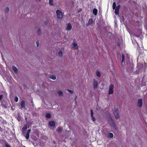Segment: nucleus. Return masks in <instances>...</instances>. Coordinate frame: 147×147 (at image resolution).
<instances>
[{
	"label": "nucleus",
	"mask_w": 147,
	"mask_h": 147,
	"mask_svg": "<svg viewBox=\"0 0 147 147\" xmlns=\"http://www.w3.org/2000/svg\"><path fill=\"white\" fill-rule=\"evenodd\" d=\"M27 125H24L22 128V130L23 133L24 134V136H25L26 138L28 139L29 138L30 135L29 133L30 132L31 130L30 129H28L27 131L24 132V131H26L27 129Z\"/></svg>",
	"instance_id": "obj_1"
},
{
	"label": "nucleus",
	"mask_w": 147,
	"mask_h": 147,
	"mask_svg": "<svg viewBox=\"0 0 147 147\" xmlns=\"http://www.w3.org/2000/svg\"><path fill=\"white\" fill-rule=\"evenodd\" d=\"M108 121L111 127H113L115 129H117L115 123L112 118H109L108 119Z\"/></svg>",
	"instance_id": "obj_2"
},
{
	"label": "nucleus",
	"mask_w": 147,
	"mask_h": 147,
	"mask_svg": "<svg viewBox=\"0 0 147 147\" xmlns=\"http://www.w3.org/2000/svg\"><path fill=\"white\" fill-rule=\"evenodd\" d=\"M56 12L57 18L59 19H61L63 16L62 12L60 10H57Z\"/></svg>",
	"instance_id": "obj_3"
},
{
	"label": "nucleus",
	"mask_w": 147,
	"mask_h": 147,
	"mask_svg": "<svg viewBox=\"0 0 147 147\" xmlns=\"http://www.w3.org/2000/svg\"><path fill=\"white\" fill-rule=\"evenodd\" d=\"M142 100V99L141 98H139L138 99L137 104L138 107L141 108L142 107L143 104Z\"/></svg>",
	"instance_id": "obj_4"
},
{
	"label": "nucleus",
	"mask_w": 147,
	"mask_h": 147,
	"mask_svg": "<svg viewBox=\"0 0 147 147\" xmlns=\"http://www.w3.org/2000/svg\"><path fill=\"white\" fill-rule=\"evenodd\" d=\"M114 86L113 84H111L109 87V94H112L113 93V89Z\"/></svg>",
	"instance_id": "obj_5"
},
{
	"label": "nucleus",
	"mask_w": 147,
	"mask_h": 147,
	"mask_svg": "<svg viewBox=\"0 0 147 147\" xmlns=\"http://www.w3.org/2000/svg\"><path fill=\"white\" fill-rule=\"evenodd\" d=\"M71 47L75 49H78V45L77 44L76 41H74L72 43L71 45Z\"/></svg>",
	"instance_id": "obj_6"
},
{
	"label": "nucleus",
	"mask_w": 147,
	"mask_h": 147,
	"mask_svg": "<svg viewBox=\"0 0 147 147\" xmlns=\"http://www.w3.org/2000/svg\"><path fill=\"white\" fill-rule=\"evenodd\" d=\"M113 113L116 118L117 119L119 117V115L117 109H115L114 110Z\"/></svg>",
	"instance_id": "obj_7"
},
{
	"label": "nucleus",
	"mask_w": 147,
	"mask_h": 147,
	"mask_svg": "<svg viewBox=\"0 0 147 147\" xmlns=\"http://www.w3.org/2000/svg\"><path fill=\"white\" fill-rule=\"evenodd\" d=\"M72 28V26L71 24L68 23L67 24L66 27V29L67 30H71Z\"/></svg>",
	"instance_id": "obj_8"
},
{
	"label": "nucleus",
	"mask_w": 147,
	"mask_h": 147,
	"mask_svg": "<svg viewBox=\"0 0 147 147\" xmlns=\"http://www.w3.org/2000/svg\"><path fill=\"white\" fill-rule=\"evenodd\" d=\"M21 107L22 109V108H25V102L24 100L21 101Z\"/></svg>",
	"instance_id": "obj_9"
},
{
	"label": "nucleus",
	"mask_w": 147,
	"mask_h": 147,
	"mask_svg": "<svg viewBox=\"0 0 147 147\" xmlns=\"http://www.w3.org/2000/svg\"><path fill=\"white\" fill-rule=\"evenodd\" d=\"M49 124L50 126L52 127L55 126V122L53 121H49Z\"/></svg>",
	"instance_id": "obj_10"
},
{
	"label": "nucleus",
	"mask_w": 147,
	"mask_h": 147,
	"mask_svg": "<svg viewBox=\"0 0 147 147\" xmlns=\"http://www.w3.org/2000/svg\"><path fill=\"white\" fill-rule=\"evenodd\" d=\"M98 81H96L95 79H94L93 85L94 88H96L97 86Z\"/></svg>",
	"instance_id": "obj_11"
},
{
	"label": "nucleus",
	"mask_w": 147,
	"mask_h": 147,
	"mask_svg": "<svg viewBox=\"0 0 147 147\" xmlns=\"http://www.w3.org/2000/svg\"><path fill=\"white\" fill-rule=\"evenodd\" d=\"M93 23V20L92 19H90L89 20V21L88 23H87L86 25L87 26H88L91 24Z\"/></svg>",
	"instance_id": "obj_12"
},
{
	"label": "nucleus",
	"mask_w": 147,
	"mask_h": 147,
	"mask_svg": "<svg viewBox=\"0 0 147 147\" xmlns=\"http://www.w3.org/2000/svg\"><path fill=\"white\" fill-rule=\"evenodd\" d=\"M12 70L15 72L17 73L18 72V69L15 66L13 65L12 66Z\"/></svg>",
	"instance_id": "obj_13"
},
{
	"label": "nucleus",
	"mask_w": 147,
	"mask_h": 147,
	"mask_svg": "<svg viewBox=\"0 0 147 147\" xmlns=\"http://www.w3.org/2000/svg\"><path fill=\"white\" fill-rule=\"evenodd\" d=\"M97 10L95 8H94L93 10V13L95 15H97Z\"/></svg>",
	"instance_id": "obj_14"
},
{
	"label": "nucleus",
	"mask_w": 147,
	"mask_h": 147,
	"mask_svg": "<svg viewBox=\"0 0 147 147\" xmlns=\"http://www.w3.org/2000/svg\"><path fill=\"white\" fill-rule=\"evenodd\" d=\"M49 78L53 80H55L56 79V76L54 75H51L49 76Z\"/></svg>",
	"instance_id": "obj_15"
},
{
	"label": "nucleus",
	"mask_w": 147,
	"mask_h": 147,
	"mask_svg": "<svg viewBox=\"0 0 147 147\" xmlns=\"http://www.w3.org/2000/svg\"><path fill=\"white\" fill-rule=\"evenodd\" d=\"M45 116L48 118H50L51 117V115L49 113H47L46 114Z\"/></svg>",
	"instance_id": "obj_16"
},
{
	"label": "nucleus",
	"mask_w": 147,
	"mask_h": 147,
	"mask_svg": "<svg viewBox=\"0 0 147 147\" xmlns=\"http://www.w3.org/2000/svg\"><path fill=\"white\" fill-rule=\"evenodd\" d=\"M57 93L60 96H61L62 95L63 92L61 91H58L57 92Z\"/></svg>",
	"instance_id": "obj_17"
},
{
	"label": "nucleus",
	"mask_w": 147,
	"mask_h": 147,
	"mask_svg": "<svg viewBox=\"0 0 147 147\" xmlns=\"http://www.w3.org/2000/svg\"><path fill=\"white\" fill-rule=\"evenodd\" d=\"M57 129L58 132H61L62 130V128L60 127H58L57 128Z\"/></svg>",
	"instance_id": "obj_18"
},
{
	"label": "nucleus",
	"mask_w": 147,
	"mask_h": 147,
	"mask_svg": "<svg viewBox=\"0 0 147 147\" xmlns=\"http://www.w3.org/2000/svg\"><path fill=\"white\" fill-rule=\"evenodd\" d=\"M67 90L70 94H73L74 93V92L71 90L68 89Z\"/></svg>",
	"instance_id": "obj_19"
},
{
	"label": "nucleus",
	"mask_w": 147,
	"mask_h": 147,
	"mask_svg": "<svg viewBox=\"0 0 147 147\" xmlns=\"http://www.w3.org/2000/svg\"><path fill=\"white\" fill-rule=\"evenodd\" d=\"M49 4L51 5H53V0H49Z\"/></svg>",
	"instance_id": "obj_20"
},
{
	"label": "nucleus",
	"mask_w": 147,
	"mask_h": 147,
	"mask_svg": "<svg viewBox=\"0 0 147 147\" xmlns=\"http://www.w3.org/2000/svg\"><path fill=\"white\" fill-rule=\"evenodd\" d=\"M122 62L123 63L124 61V55L123 54H122Z\"/></svg>",
	"instance_id": "obj_21"
},
{
	"label": "nucleus",
	"mask_w": 147,
	"mask_h": 147,
	"mask_svg": "<svg viewBox=\"0 0 147 147\" xmlns=\"http://www.w3.org/2000/svg\"><path fill=\"white\" fill-rule=\"evenodd\" d=\"M96 75L98 77H100L101 75L100 72L98 71H97L96 72Z\"/></svg>",
	"instance_id": "obj_22"
},
{
	"label": "nucleus",
	"mask_w": 147,
	"mask_h": 147,
	"mask_svg": "<svg viewBox=\"0 0 147 147\" xmlns=\"http://www.w3.org/2000/svg\"><path fill=\"white\" fill-rule=\"evenodd\" d=\"M115 12L116 15H119V10L115 9Z\"/></svg>",
	"instance_id": "obj_23"
},
{
	"label": "nucleus",
	"mask_w": 147,
	"mask_h": 147,
	"mask_svg": "<svg viewBox=\"0 0 147 147\" xmlns=\"http://www.w3.org/2000/svg\"><path fill=\"white\" fill-rule=\"evenodd\" d=\"M5 12L6 13L8 12L9 11V8L8 7H6L5 9Z\"/></svg>",
	"instance_id": "obj_24"
},
{
	"label": "nucleus",
	"mask_w": 147,
	"mask_h": 147,
	"mask_svg": "<svg viewBox=\"0 0 147 147\" xmlns=\"http://www.w3.org/2000/svg\"><path fill=\"white\" fill-rule=\"evenodd\" d=\"M63 54L62 52L61 51H60L58 53V55L59 57L62 56Z\"/></svg>",
	"instance_id": "obj_25"
},
{
	"label": "nucleus",
	"mask_w": 147,
	"mask_h": 147,
	"mask_svg": "<svg viewBox=\"0 0 147 147\" xmlns=\"http://www.w3.org/2000/svg\"><path fill=\"white\" fill-rule=\"evenodd\" d=\"M116 5V3H115V2H114L113 3V9H115Z\"/></svg>",
	"instance_id": "obj_26"
},
{
	"label": "nucleus",
	"mask_w": 147,
	"mask_h": 147,
	"mask_svg": "<svg viewBox=\"0 0 147 147\" xmlns=\"http://www.w3.org/2000/svg\"><path fill=\"white\" fill-rule=\"evenodd\" d=\"M37 33L38 35H40V34L41 31L40 29L38 28L37 30Z\"/></svg>",
	"instance_id": "obj_27"
},
{
	"label": "nucleus",
	"mask_w": 147,
	"mask_h": 147,
	"mask_svg": "<svg viewBox=\"0 0 147 147\" xmlns=\"http://www.w3.org/2000/svg\"><path fill=\"white\" fill-rule=\"evenodd\" d=\"M109 136L111 138H112L113 136V134L112 133H109Z\"/></svg>",
	"instance_id": "obj_28"
},
{
	"label": "nucleus",
	"mask_w": 147,
	"mask_h": 147,
	"mask_svg": "<svg viewBox=\"0 0 147 147\" xmlns=\"http://www.w3.org/2000/svg\"><path fill=\"white\" fill-rule=\"evenodd\" d=\"M5 147H11L10 146L7 144V143L6 142L5 143Z\"/></svg>",
	"instance_id": "obj_29"
},
{
	"label": "nucleus",
	"mask_w": 147,
	"mask_h": 147,
	"mask_svg": "<svg viewBox=\"0 0 147 147\" xmlns=\"http://www.w3.org/2000/svg\"><path fill=\"white\" fill-rule=\"evenodd\" d=\"M91 118H92V120L94 121H95V120H96L95 117L93 116V115L92 116H91Z\"/></svg>",
	"instance_id": "obj_30"
},
{
	"label": "nucleus",
	"mask_w": 147,
	"mask_h": 147,
	"mask_svg": "<svg viewBox=\"0 0 147 147\" xmlns=\"http://www.w3.org/2000/svg\"><path fill=\"white\" fill-rule=\"evenodd\" d=\"M15 101L16 102H17L18 101V98L17 97H16L15 98Z\"/></svg>",
	"instance_id": "obj_31"
},
{
	"label": "nucleus",
	"mask_w": 147,
	"mask_h": 147,
	"mask_svg": "<svg viewBox=\"0 0 147 147\" xmlns=\"http://www.w3.org/2000/svg\"><path fill=\"white\" fill-rule=\"evenodd\" d=\"M93 110H91V116H92L93 115Z\"/></svg>",
	"instance_id": "obj_32"
},
{
	"label": "nucleus",
	"mask_w": 147,
	"mask_h": 147,
	"mask_svg": "<svg viewBox=\"0 0 147 147\" xmlns=\"http://www.w3.org/2000/svg\"><path fill=\"white\" fill-rule=\"evenodd\" d=\"M3 95L2 94L0 95V100H1L3 98Z\"/></svg>",
	"instance_id": "obj_33"
},
{
	"label": "nucleus",
	"mask_w": 147,
	"mask_h": 147,
	"mask_svg": "<svg viewBox=\"0 0 147 147\" xmlns=\"http://www.w3.org/2000/svg\"><path fill=\"white\" fill-rule=\"evenodd\" d=\"M36 43L37 46V47H38V46L39 45V41H37L36 42Z\"/></svg>",
	"instance_id": "obj_34"
},
{
	"label": "nucleus",
	"mask_w": 147,
	"mask_h": 147,
	"mask_svg": "<svg viewBox=\"0 0 147 147\" xmlns=\"http://www.w3.org/2000/svg\"><path fill=\"white\" fill-rule=\"evenodd\" d=\"M119 6H120L119 5H118V6H117L116 7V8H115V9L119 10Z\"/></svg>",
	"instance_id": "obj_35"
},
{
	"label": "nucleus",
	"mask_w": 147,
	"mask_h": 147,
	"mask_svg": "<svg viewBox=\"0 0 147 147\" xmlns=\"http://www.w3.org/2000/svg\"><path fill=\"white\" fill-rule=\"evenodd\" d=\"M33 115L35 117H36V116H37V114L36 113H35L33 114Z\"/></svg>",
	"instance_id": "obj_36"
},
{
	"label": "nucleus",
	"mask_w": 147,
	"mask_h": 147,
	"mask_svg": "<svg viewBox=\"0 0 147 147\" xmlns=\"http://www.w3.org/2000/svg\"><path fill=\"white\" fill-rule=\"evenodd\" d=\"M25 120L26 121H27V118L26 117H25Z\"/></svg>",
	"instance_id": "obj_37"
},
{
	"label": "nucleus",
	"mask_w": 147,
	"mask_h": 147,
	"mask_svg": "<svg viewBox=\"0 0 147 147\" xmlns=\"http://www.w3.org/2000/svg\"><path fill=\"white\" fill-rule=\"evenodd\" d=\"M1 129H2L0 127V130L1 131Z\"/></svg>",
	"instance_id": "obj_38"
},
{
	"label": "nucleus",
	"mask_w": 147,
	"mask_h": 147,
	"mask_svg": "<svg viewBox=\"0 0 147 147\" xmlns=\"http://www.w3.org/2000/svg\"><path fill=\"white\" fill-rule=\"evenodd\" d=\"M76 98H75V99L76 102Z\"/></svg>",
	"instance_id": "obj_39"
},
{
	"label": "nucleus",
	"mask_w": 147,
	"mask_h": 147,
	"mask_svg": "<svg viewBox=\"0 0 147 147\" xmlns=\"http://www.w3.org/2000/svg\"><path fill=\"white\" fill-rule=\"evenodd\" d=\"M38 0H36V1H38Z\"/></svg>",
	"instance_id": "obj_40"
}]
</instances>
